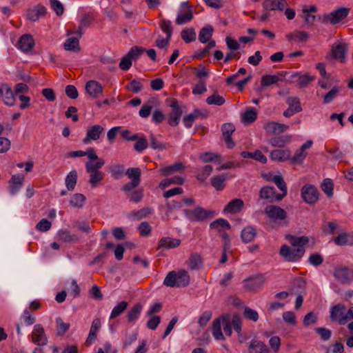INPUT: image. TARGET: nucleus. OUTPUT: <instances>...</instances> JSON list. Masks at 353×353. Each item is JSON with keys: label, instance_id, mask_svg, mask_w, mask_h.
Wrapping results in <instances>:
<instances>
[{"label": "nucleus", "instance_id": "f257e3e1", "mask_svg": "<svg viewBox=\"0 0 353 353\" xmlns=\"http://www.w3.org/2000/svg\"><path fill=\"white\" fill-rule=\"evenodd\" d=\"M286 239L291 246L283 245L280 250V256L288 262H296L299 261L305 252V246L308 243L309 239L306 236H296L288 235Z\"/></svg>", "mask_w": 353, "mask_h": 353}, {"label": "nucleus", "instance_id": "f03ea898", "mask_svg": "<svg viewBox=\"0 0 353 353\" xmlns=\"http://www.w3.org/2000/svg\"><path fill=\"white\" fill-rule=\"evenodd\" d=\"M277 187L282 191L281 194H277L272 187L265 186L261 189L259 192L260 198L262 199H268L270 201H281L287 194V186L283 177L281 175H274L271 179Z\"/></svg>", "mask_w": 353, "mask_h": 353}, {"label": "nucleus", "instance_id": "7ed1b4c3", "mask_svg": "<svg viewBox=\"0 0 353 353\" xmlns=\"http://www.w3.org/2000/svg\"><path fill=\"white\" fill-rule=\"evenodd\" d=\"M349 14V9L346 8H339L329 14H325L322 16V21L323 23H330L334 25L343 19H345Z\"/></svg>", "mask_w": 353, "mask_h": 353}, {"label": "nucleus", "instance_id": "20e7f679", "mask_svg": "<svg viewBox=\"0 0 353 353\" xmlns=\"http://www.w3.org/2000/svg\"><path fill=\"white\" fill-rule=\"evenodd\" d=\"M347 51V48L345 43H334L332 46L330 53L326 56V59L328 60L333 59L344 63Z\"/></svg>", "mask_w": 353, "mask_h": 353}, {"label": "nucleus", "instance_id": "39448f33", "mask_svg": "<svg viewBox=\"0 0 353 353\" xmlns=\"http://www.w3.org/2000/svg\"><path fill=\"white\" fill-rule=\"evenodd\" d=\"M183 213L192 221H203L213 214L212 211L196 207L192 210H185Z\"/></svg>", "mask_w": 353, "mask_h": 353}, {"label": "nucleus", "instance_id": "423d86ee", "mask_svg": "<svg viewBox=\"0 0 353 353\" xmlns=\"http://www.w3.org/2000/svg\"><path fill=\"white\" fill-rule=\"evenodd\" d=\"M192 18L193 14L191 6L188 5V2H182L176 18V23L177 25H183L191 21Z\"/></svg>", "mask_w": 353, "mask_h": 353}, {"label": "nucleus", "instance_id": "0eeeda50", "mask_svg": "<svg viewBox=\"0 0 353 353\" xmlns=\"http://www.w3.org/2000/svg\"><path fill=\"white\" fill-rule=\"evenodd\" d=\"M330 319L340 325L347 323L346 307L342 304H336L330 309Z\"/></svg>", "mask_w": 353, "mask_h": 353}, {"label": "nucleus", "instance_id": "6e6552de", "mask_svg": "<svg viewBox=\"0 0 353 353\" xmlns=\"http://www.w3.org/2000/svg\"><path fill=\"white\" fill-rule=\"evenodd\" d=\"M31 336L32 343L37 345H46L48 343V337L44 328L40 324L34 325Z\"/></svg>", "mask_w": 353, "mask_h": 353}, {"label": "nucleus", "instance_id": "1a4fd4ad", "mask_svg": "<svg viewBox=\"0 0 353 353\" xmlns=\"http://www.w3.org/2000/svg\"><path fill=\"white\" fill-rule=\"evenodd\" d=\"M264 212L270 220L274 221L284 220L287 216V213L283 209L275 205H268Z\"/></svg>", "mask_w": 353, "mask_h": 353}, {"label": "nucleus", "instance_id": "9d476101", "mask_svg": "<svg viewBox=\"0 0 353 353\" xmlns=\"http://www.w3.org/2000/svg\"><path fill=\"white\" fill-rule=\"evenodd\" d=\"M303 199L309 204L314 203L319 198L317 189L313 185H305L301 190Z\"/></svg>", "mask_w": 353, "mask_h": 353}, {"label": "nucleus", "instance_id": "9b49d317", "mask_svg": "<svg viewBox=\"0 0 353 353\" xmlns=\"http://www.w3.org/2000/svg\"><path fill=\"white\" fill-rule=\"evenodd\" d=\"M104 128L100 125H94L90 127L86 132L85 137L83 139V144H88L92 141H97L103 132Z\"/></svg>", "mask_w": 353, "mask_h": 353}, {"label": "nucleus", "instance_id": "f8f14e48", "mask_svg": "<svg viewBox=\"0 0 353 353\" xmlns=\"http://www.w3.org/2000/svg\"><path fill=\"white\" fill-rule=\"evenodd\" d=\"M103 86L97 81L90 80L85 84V91L92 98L103 96Z\"/></svg>", "mask_w": 353, "mask_h": 353}, {"label": "nucleus", "instance_id": "ddd939ff", "mask_svg": "<svg viewBox=\"0 0 353 353\" xmlns=\"http://www.w3.org/2000/svg\"><path fill=\"white\" fill-rule=\"evenodd\" d=\"M81 36L82 32L79 27L78 32L76 33V36H72L66 39L63 45L64 49L68 51H79L80 50L79 39Z\"/></svg>", "mask_w": 353, "mask_h": 353}, {"label": "nucleus", "instance_id": "4468645a", "mask_svg": "<svg viewBox=\"0 0 353 353\" xmlns=\"http://www.w3.org/2000/svg\"><path fill=\"white\" fill-rule=\"evenodd\" d=\"M334 276L339 282L342 283H348L353 280L352 269L348 268L336 269Z\"/></svg>", "mask_w": 353, "mask_h": 353}, {"label": "nucleus", "instance_id": "2eb2a0df", "mask_svg": "<svg viewBox=\"0 0 353 353\" xmlns=\"http://www.w3.org/2000/svg\"><path fill=\"white\" fill-rule=\"evenodd\" d=\"M265 132L270 134L282 133L289 129V126L274 121H268L263 125Z\"/></svg>", "mask_w": 353, "mask_h": 353}, {"label": "nucleus", "instance_id": "dca6fc26", "mask_svg": "<svg viewBox=\"0 0 353 353\" xmlns=\"http://www.w3.org/2000/svg\"><path fill=\"white\" fill-rule=\"evenodd\" d=\"M291 151L288 148L276 149L270 152V157L274 161H285L291 159Z\"/></svg>", "mask_w": 353, "mask_h": 353}, {"label": "nucleus", "instance_id": "f3484780", "mask_svg": "<svg viewBox=\"0 0 353 353\" xmlns=\"http://www.w3.org/2000/svg\"><path fill=\"white\" fill-rule=\"evenodd\" d=\"M314 80V77L309 74H301L299 72L291 75L290 81L296 83L300 87H306L310 82Z\"/></svg>", "mask_w": 353, "mask_h": 353}, {"label": "nucleus", "instance_id": "a211bd4d", "mask_svg": "<svg viewBox=\"0 0 353 353\" xmlns=\"http://www.w3.org/2000/svg\"><path fill=\"white\" fill-rule=\"evenodd\" d=\"M34 46V41L32 36L30 34L22 35L19 40L18 47L24 52L30 51Z\"/></svg>", "mask_w": 353, "mask_h": 353}, {"label": "nucleus", "instance_id": "6ab92c4d", "mask_svg": "<svg viewBox=\"0 0 353 353\" xmlns=\"http://www.w3.org/2000/svg\"><path fill=\"white\" fill-rule=\"evenodd\" d=\"M24 181V176L21 174H17L12 176L10 181V192L11 194H17L22 187Z\"/></svg>", "mask_w": 353, "mask_h": 353}, {"label": "nucleus", "instance_id": "aec40b11", "mask_svg": "<svg viewBox=\"0 0 353 353\" xmlns=\"http://www.w3.org/2000/svg\"><path fill=\"white\" fill-rule=\"evenodd\" d=\"M181 245V240L169 236L163 237L158 243V249H173Z\"/></svg>", "mask_w": 353, "mask_h": 353}, {"label": "nucleus", "instance_id": "412c9836", "mask_svg": "<svg viewBox=\"0 0 353 353\" xmlns=\"http://www.w3.org/2000/svg\"><path fill=\"white\" fill-rule=\"evenodd\" d=\"M101 327V321L99 319H95L93 320L88 336L85 342V345L88 347L91 345L96 339L97 332Z\"/></svg>", "mask_w": 353, "mask_h": 353}, {"label": "nucleus", "instance_id": "4be33fe9", "mask_svg": "<svg viewBox=\"0 0 353 353\" xmlns=\"http://www.w3.org/2000/svg\"><path fill=\"white\" fill-rule=\"evenodd\" d=\"M47 12L46 7L42 5H38L27 12V18L31 21H37L39 17L44 16Z\"/></svg>", "mask_w": 353, "mask_h": 353}, {"label": "nucleus", "instance_id": "5701e85b", "mask_svg": "<svg viewBox=\"0 0 353 353\" xmlns=\"http://www.w3.org/2000/svg\"><path fill=\"white\" fill-rule=\"evenodd\" d=\"M244 203L241 199H235L228 203L223 212L228 214H235L240 212L243 209Z\"/></svg>", "mask_w": 353, "mask_h": 353}, {"label": "nucleus", "instance_id": "b1692460", "mask_svg": "<svg viewBox=\"0 0 353 353\" xmlns=\"http://www.w3.org/2000/svg\"><path fill=\"white\" fill-rule=\"evenodd\" d=\"M264 283L262 276L258 275L244 281V287L249 290H255L260 288Z\"/></svg>", "mask_w": 353, "mask_h": 353}, {"label": "nucleus", "instance_id": "393cba45", "mask_svg": "<svg viewBox=\"0 0 353 353\" xmlns=\"http://www.w3.org/2000/svg\"><path fill=\"white\" fill-rule=\"evenodd\" d=\"M87 156L90 160H95L98 159V155L92 148H88L86 151L77 150L72 151L67 154L68 157L77 158Z\"/></svg>", "mask_w": 353, "mask_h": 353}, {"label": "nucleus", "instance_id": "a878e982", "mask_svg": "<svg viewBox=\"0 0 353 353\" xmlns=\"http://www.w3.org/2000/svg\"><path fill=\"white\" fill-rule=\"evenodd\" d=\"M288 6L286 0H266L264 7L270 10L283 11Z\"/></svg>", "mask_w": 353, "mask_h": 353}, {"label": "nucleus", "instance_id": "bb28decb", "mask_svg": "<svg viewBox=\"0 0 353 353\" xmlns=\"http://www.w3.org/2000/svg\"><path fill=\"white\" fill-rule=\"evenodd\" d=\"M3 89L5 90V91H3V96L1 97L4 104L10 107L13 106L15 104V98L11 87L8 83H4V88Z\"/></svg>", "mask_w": 353, "mask_h": 353}, {"label": "nucleus", "instance_id": "cd10ccee", "mask_svg": "<svg viewBox=\"0 0 353 353\" xmlns=\"http://www.w3.org/2000/svg\"><path fill=\"white\" fill-rule=\"evenodd\" d=\"M105 164V161L98 157L95 160H90L85 163V167L87 172H99Z\"/></svg>", "mask_w": 353, "mask_h": 353}, {"label": "nucleus", "instance_id": "c85d7f7f", "mask_svg": "<svg viewBox=\"0 0 353 353\" xmlns=\"http://www.w3.org/2000/svg\"><path fill=\"white\" fill-rule=\"evenodd\" d=\"M143 305L141 303L135 304L127 313V319L129 323H135L140 316Z\"/></svg>", "mask_w": 353, "mask_h": 353}, {"label": "nucleus", "instance_id": "c756f323", "mask_svg": "<svg viewBox=\"0 0 353 353\" xmlns=\"http://www.w3.org/2000/svg\"><path fill=\"white\" fill-rule=\"evenodd\" d=\"M249 353H269V350L263 342L252 341L249 348Z\"/></svg>", "mask_w": 353, "mask_h": 353}, {"label": "nucleus", "instance_id": "7c9ffc66", "mask_svg": "<svg viewBox=\"0 0 353 353\" xmlns=\"http://www.w3.org/2000/svg\"><path fill=\"white\" fill-rule=\"evenodd\" d=\"M222 326V317L217 318L213 321L212 323V334L216 340H224L225 337L221 330Z\"/></svg>", "mask_w": 353, "mask_h": 353}, {"label": "nucleus", "instance_id": "2f4dec72", "mask_svg": "<svg viewBox=\"0 0 353 353\" xmlns=\"http://www.w3.org/2000/svg\"><path fill=\"white\" fill-rule=\"evenodd\" d=\"M257 118V112L252 108H248L241 114V122L244 124H250L256 121Z\"/></svg>", "mask_w": 353, "mask_h": 353}, {"label": "nucleus", "instance_id": "473e14b6", "mask_svg": "<svg viewBox=\"0 0 353 353\" xmlns=\"http://www.w3.org/2000/svg\"><path fill=\"white\" fill-rule=\"evenodd\" d=\"M256 235L255 228L252 225H248L241 231V239L244 243L251 242Z\"/></svg>", "mask_w": 353, "mask_h": 353}, {"label": "nucleus", "instance_id": "72a5a7b5", "mask_svg": "<svg viewBox=\"0 0 353 353\" xmlns=\"http://www.w3.org/2000/svg\"><path fill=\"white\" fill-rule=\"evenodd\" d=\"M334 242L341 246L353 245V234L341 233L338 236L334 238Z\"/></svg>", "mask_w": 353, "mask_h": 353}, {"label": "nucleus", "instance_id": "f704fd0d", "mask_svg": "<svg viewBox=\"0 0 353 353\" xmlns=\"http://www.w3.org/2000/svg\"><path fill=\"white\" fill-rule=\"evenodd\" d=\"M190 283V276L185 270H181L176 273V287H185Z\"/></svg>", "mask_w": 353, "mask_h": 353}, {"label": "nucleus", "instance_id": "c9c22d12", "mask_svg": "<svg viewBox=\"0 0 353 353\" xmlns=\"http://www.w3.org/2000/svg\"><path fill=\"white\" fill-rule=\"evenodd\" d=\"M77 181V172L76 170H71L65 177V184L69 191L74 189Z\"/></svg>", "mask_w": 353, "mask_h": 353}, {"label": "nucleus", "instance_id": "e433bc0d", "mask_svg": "<svg viewBox=\"0 0 353 353\" xmlns=\"http://www.w3.org/2000/svg\"><path fill=\"white\" fill-rule=\"evenodd\" d=\"M226 178L227 174H225L214 176L211 178V184L216 190H222L225 188Z\"/></svg>", "mask_w": 353, "mask_h": 353}, {"label": "nucleus", "instance_id": "4c0bfd02", "mask_svg": "<svg viewBox=\"0 0 353 353\" xmlns=\"http://www.w3.org/2000/svg\"><path fill=\"white\" fill-rule=\"evenodd\" d=\"M210 227L212 229H216L218 231H224L225 230H230V225L229 222L223 219H219L216 221L212 222L210 224Z\"/></svg>", "mask_w": 353, "mask_h": 353}, {"label": "nucleus", "instance_id": "58836bf2", "mask_svg": "<svg viewBox=\"0 0 353 353\" xmlns=\"http://www.w3.org/2000/svg\"><path fill=\"white\" fill-rule=\"evenodd\" d=\"M58 239L68 243L76 242L78 239L77 236L74 234H70L68 230H61L57 233Z\"/></svg>", "mask_w": 353, "mask_h": 353}, {"label": "nucleus", "instance_id": "ea45409f", "mask_svg": "<svg viewBox=\"0 0 353 353\" xmlns=\"http://www.w3.org/2000/svg\"><path fill=\"white\" fill-rule=\"evenodd\" d=\"M291 141L289 135H283L279 137H274L270 139V143L274 147L283 148Z\"/></svg>", "mask_w": 353, "mask_h": 353}, {"label": "nucleus", "instance_id": "a19ab883", "mask_svg": "<svg viewBox=\"0 0 353 353\" xmlns=\"http://www.w3.org/2000/svg\"><path fill=\"white\" fill-rule=\"evenodd\" d=\"M213 32V28L211 26H207L203 28L199 32V39L203 43H207L211 38Z\"/></svg>", "mask_w": 353, "mask_h": 353}, {"label": "nucleus", "instance_id": "79ce46f5", "mask_svg": "<svg viewBox=\"0 0 353 353\" xmlns=\"http://www.w3.org/2000/svg\"><path fill=\"white\" fill-rule=\"evenodd\" d=\"M282 76V72L279 73L277 75H264L261 78V84L263 87L274 84L280 80L279 77Z\"/></svg>", "mask_w": 353, "mask_h": 353}, {"label": "nucleus", "instance_id": "37998d69", "mask_svg": "<svg viewBox=\"0 0 353 353\" xmlns=\"http://www.w3.org/2000/svg\"><path fill=\"white\" fill-rule=\"evenodd\" d=\"M90 173L89 183L92 188H96L104 178V173L101 171L91 172Z\"/></svg>", "mask_w": 353, "mask_h": 353}, {"label": "nucleus", "instance_id": "c03bdc74", "mask_svg": "<svg viewBox=\"0 0 353 353\" xmlns=\"http://www.w3.org/2000/svg\"><path fill=\"white\" fill-rule=\"evenodd\" d=\"M85 196L79 193L74 194L70 200V204L73 208H81L85 201Z\"/></svg>", "mask_w": 353, "mask_h": 353}, {"label": "nucleus", "instance_id": "a18cd8bd", "mask_svg": "<svg viewBox=\"0 0 353 353\" xmlns=\"http://www.w3.org/2000/svg\"><path fill=\"white\" fill-rule=\"evenodd\" d=\"M128 302L123 301L119 303L114 307L112 309L110 319H114L119 316H120L127 308L128 307Z\"/></svg>", "mask_w": 353, "mask_h": 353}, {"label": "nucleus", "instance_id": "49530a36", "mask_svg": "<svg viewBox=\"0 0 353 353\" xmlns=\"http://www.w3.org/2000/svg\"><path fill=\"white\" fill-rule=\"evenodd\" d=\"M126 176L131 179V181L141 182V170L139 168H130L126 170Z\"/></svg>", "mask_w": 353, "mask_h": 353}, {"label": "nucleus", "instance_id": "de8ad7c7", "mask_svg": "<svg viewBox=\"0 0 353 353\" xmlns=\"http://www.w3.org/2000/svg\"><path fill=\"white\" fill-rule=\"evenodd\" d=\"M202 263L201 257L199 254L193 253L190 254L188 259V266L191 270H197Z\"/></svg>", "mask_w": 353, "mask_h": 353}, {"label": "nucleus", "instance_id": "09e8293b", "mask_svg": "<svg viewBox=\"0 0 353 353\" xmlns=\"http://www.w3.org/2000/svg\"><path fill=\"white\" fill-rule=\"evenodd\" d=\"M200 116H201L200 111L199 110H194L192 112L183 118L184 125L188 128H191L195 119Z\"/></svg>", "mask_w": 353, "mask_h": 353}, {"label": "nucleus", "instance_id": "8fccbe9b", "mask_svg": "<svg viewBox=\"0 0 353 353\" xmlns=\"http://www.w3.org/2000/svg\"><path fill=\"white\" fill-rule=\"evenodd\" d=\"M145 51V48L136 46L130 48L127 55L132 61H137Z\"/></svg>", "mask_w": 353, "mask_h": 353}, {"label": "nucleus", "instance_id": "3c124183", "mask_svg": "<svg viewBox=\"0 0 353 353\" xmlns=\"http://www.w3.org/2000/svg\"><path fill=\"white\" fill-rule=\"evenodd\" d=\"M183 169V165L181 163H176L174 165L165 167L161 170L162 175L166 176L170 174L181 171Z\"/></svg>", "mask_w": 353, "mask_h": 353}, {"label": "nucleus", "instance_id": "603ef678", "mask_svg": "<svg viewBox=\"0 0 353 353\" xmlns=\"http://www.w3.org/2000/svg\"><path fill=\"white\" fill-rule=\"evenodd\" d=\"M181 115V110L180 108L172 109V111L169 115L168 123L172 126H176L179 122Z\"/></svg>", "mask_w": 353, "mask_h": 353}, {"label": "nucleus", "instance_id": "864d4df0", "mask_svg": "<svg viewBox=\"0 0 353 353\" xmlns=\"http://www.w3.org/2000/svg\"><path fill=\"white\" fill-rule=\"evenodd\" d=\"M152 213V210L150 208H144L137 211L132 212L130 215L132 218L136 220L141 219L146 217Z\"/></svg>", "mask_w": 353, "mask_h": 353}, {"label": "nucleus", "instance_id": "5fc2aeb1", "mask_svg": "<svg viewBox=\"0 0 353 353\" xmlns=\"http://www.w3.org/2000/svg\"><path fill=\"white\" fill-rule=\"evenodd\" d=\"M196 178L199 181H204L212 173L213 169L211 165H205L199 170Z\"/></svg>", "mask_w": 353, "mask_h": 353}, {"label": "nucleus", "instance_id": "6e6d98bb", "mask_svg": "<svg viewBox=\"0 0 353 353\" xmlns=\"http://www.w3.org/2000/svg\"><path fill=\"white\" fill-rule=\"evenodd\" d=\"M225 99L222 96L214 94L206 99V102L209 105H222L225 103Z\"/></svg>", "mask_w": 353, "mask_h": 353}, {"label": "nucleus", "instance_id": "4d7b16f0", "mask_svg": "<svg viewBox=\"0 0 353 353\" xmlns=\"http://www.w3.org/2000/svg\"><path fill=\"white\" fill-rule=\"evenodd\" d=\"M163 284L168 287H176V273L174 271L168 272L165 276Z\"/></svg>", "mask_w": 353, "mask_h": 353}, {"label": "nucleus", "instance_id": "13d9d810", "mask_svg": "<svg viewBox=\"0 0 353 353\" xmlns=\"http://www.w3.org/2000/svg\"><path fill=\"white\" fill-rule=\"evenodd\" d=\"M150 146L154 150H163L165 149V144L157 140L154 134L151 133L149 137Z\"/></svg>", "mask_w": 353, "mask_h": 353}, {"label": "nucleus", "instance_id": "bf43d9fd", "mask_svg": "<svg viewBox=\"0 0 353 353\" xmlns=\"http://www.w3.org/2000/svg\"><path fill=\"white\" fill-rule=\"evenodd\" d=\"M181 37L185 43L195 40L196 33L192 29H185L181 32Z\"/></svg>", "mask_w": 353, "mask_h": 353}, {"label": "nucleus", "instance_id": "052dcab7", "mask_svg": "<svg viewBox=\"0 0 353 353\" xmlns=\"http://www.w3.org/2000/svg\"><path fill=\"white\" fill-rule=\"evenodd\" d=\"M69 287L68 288V292L70 295L74 297H77L80 294V288L77 284V281L74 279H72L68 282Z\"/></svg>", "mask_w": 353, "mask_h": 353}, {"label": "nucleus", "instance_id": "680f3d73", "mask_svg": "<svg viewBox=\"0 0 353 353\" xmlns=\"http://www.w3.org/2000/svg\"><path fill=\"white\" fill-rule=\"evenodd\" d=\"M321 188L323 191L328 196H331L333 194V183L331 179H325L323 180Z\"/></svg>", "mask_w": 353, "mask_h": 353}, {"label": "nucleus", "instance_id": "e2e57ef3", "mask_svg": "<svg viewBox=\"0 0 353 353\" xmlns=\"http://www.w3.org/2000/svg\"><path fill=\"white\" fill-rule=\"evenodd\" d=\"M148 146V141L146 138L143 136L136 141L134 145V148L136 151L141 152L145 150Z\"/></svg>", "mask_w": 353, "mask_h": 353}, {"label": "nucleus", "instance_id": "0e129e2a", "mask_svg": "<svg viewBox=\"0 0 353 353\" xmlns=\"http://www.w3.org/2000/svg\"><path fill=\"white\" fill-rule=\"evenodd\" d=\"M269 345L274 353H278L281 346V339L277 336H272L269 340Z\"/></svg>", "mask_w": 353, "mask_h": 353}, {"label": "nucleus", "instance_id": "69168bd1", "mask_svg": "<svg viewBox=\"0 0 353 353\" xmlns=\"http://www.w3.org/2000/svg\"><path fill=\"white\" fill-rule=\"evenodd\" d=\"M51 8L58 16L63 14L64 8L63 4L59 0H50Z\"/></svg>", "mask_w": 353, "mask_h": 353}, {"label": "nucleus", "instance_id": "338daca9", "mask_svg": "<svg viewBox=\"0 0 353 353\" xmlns=\"http://www.w3.org/2000/svg\"><path fill=\"white\" fill-rule=\"evenodd\" d=\"M307 153L306 151H303L299 148L298 150H296V152H295L294 155L292 157L291 160H292V163H301L305 159V157H307Z\"/></svg>", "mask_w": 353, "mask_h": 353}, {"label": "nucleus", "instance_id": "774afa93", "mask_svg": "<svg viewBox=\"0 0 353 353\" xmlns=\"http://www.w3.org/2000/svg\"><path fill=\"white\" fill-rule=\"evenodd\" d=\"M244 317L248 320L256 322L259 319V314L256 310L245 307L243 312Z\"/></svg>", "mask_w": 353, "mask_h": 353}]
</instances>
